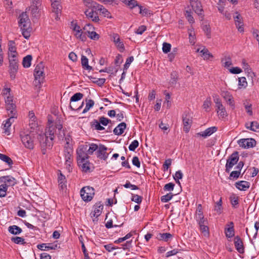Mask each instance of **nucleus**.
I'll list each match as a JSON object with an SVG mask.
<instances>
[{
    "label": "nucleus",
    "instance_id": "f257e3e1",
    "mask_svg": "<svg viewBox=\"0 0 259 259\" xmlns=\"http://www.w3.org/2000/svg\"><path fill=\"white\" fill-rule=\"evenodd\" d=\"M85 6L84 14L87 18L94 22L100 20L98 12L99 11V4L93 0H83Z\"/></svg>",
    "mask_w": 259,
    "mask_h": 259
},
{
    "label": "nucleus",
    "instance_id": "f03ea898",
    "mask_svg": "<svg viewBox=\"0 0 259 259\" xmlns=\"http://www.w3.org/2000/svg\"><path fill=\"white\" fill-rule=\"evenodd\" d=\"M18 23L24 37L26 39L29 38L30 36L31 28L30 19L26 12H23L19 15Z\"/></svg>",
    "mask_w": 259,
    "mask_h": 259
},
{
    "label": "nucleus",
    "instance_id": "7ed1b4c3",
    "mask_svg": "<svg viewBox=\"0 0 259 259\" xmlns=\"http://www.w3.org/2000/svg\"><path fill=\"white\" fill-rule=\"evenodd\" d=\"M120 1L131 9L135 8L136 7H138L139 9V13L143 16H149L152 15V13L149 9L144 8L142 6L139 5L138 3L136 0Z\"/></svg>",
    "mask_w": 259,
    "mask_h": 259
},
{
    "label": "nucleus",
    "instance_id": "20e7f679",
    "mask_svg": "<svg viewBox=\"0 0 259 259\" xmlns=\"http://www.w3.org/2000/svg\"><path fill=\"white\" fill-rule=\"evenodd\" d=\"M44 65L41 62L37 64L34 71V84L36 87L40 88L42 80L44 78Z\"/></svg>",
    "mask_w": 259,
    "mask_h": 259
},
{
    "label": "nucleus",
    "instance_id": "39448f33",
    "mask_svg": "<svg viewBox=\"0 0 259 259\" xmlns=\"http://www.w3.org/2000/svg\"><path fill=\"white\" fill-rule=\"evenodd\" d=\"M213 102L215 103V110L219 118L223 119L227 117L228 115L227 112L219 96L215 95L213 96Z\"/></svg>",
    "mask_w": 259,
    "mask_h": 259
},
{
    "label": "nucleus",
    "instance_id": "423d86ee",
    "mask_svg": "<svg viewBox=\"0 0 259 259\" xmlns=\"http://www.w3.org/2000/svg\"><path fill=\"white\" fill-rule=\"evenodd\" d=\"M20 136L21 141L25 148L32 149L34 147V137L31 136L30 133L22 132Z\"/></svg>",
    "mask_w": 259,
    "mask_h": 259
},
{
    "label": "nucleus",
    "instance_id": "0eeeda50",
    "mask_svg": "<svg viewBox=\"0 0 259 259\" xmlns=\"http://www.w3.org/2000/svg\"><path fill=\"white\" fill-rule=\"evenodd\" d=\"M70 28L72 30L73 35L77 39L82 41L86 40L87 36L85 33L83 32L82 29L76 22H71Z\"/></svg>",
    "mask_w": 259,
    "mask_h": 259
},
{
    "label": "nucleus",
    "instance_id": "6e6552de",
    "mask_svg": "<svg viewBox=\"0 0 259 259\" xmlns=\"http://www.w3.org/2000/svg\"><path fill=\"white\" fill-rule=\"evenodd\" d=\"M8 116L9 117L5 121H4L3 123V133L7 136L11 134V127L12 123L14 122L15 119L17 117V114H10L8 113Z\"/></svg>",
    "mask_w": 259,
    "mask_h": 259
},
{
    "label": "nucleus",
    "instance_id": "1a4fd4ad",
    "mask_svg": "<svg viewBox=\"0 0 259 259\" xmlns=\"http://www.w3.org/2000/svg\"><path fill=\"white\" fill-rule=\"evenodd\" d=\"M82 200L86 202L91 201L95 195V190L93 187L85 186L80 191Z\"/></svg>",
    "mask_w": 259,
    "mask_h": 259
},
{
    "label": "nucleus",
    "instance_id": "9d476101",
    "mask_svg": "<svg viewBox=\"0 0 259 259\" xmlns=\"http://www.w3.org/2000/svg\"><path fill=\"white\" fill-rule=\"evenodd\" d=\"M239 154L238 152H233L228 157L225 165V171L229 173L232 167L238 162L239 160Z\"/></svg>",
    "mask_w": 259,
    "mask_h": 259
},
{
    "label": "nucleus",
    "instance_id": "9b49d317",
    "mask_svg": "<svg viewBox=\"0 0 259 259\" xmlns=\"http://www.w3.org/2000/svg\"><path fill=\"white\" fill-rule=\"evenodd\" d=\"M40 146L42 148V153L45 154V150L47 149H51L53 145V140L49 138L48 136L40 135L39 137Z\"/></svg>",
    "mask_w": 259,
    "mask_h": 259
},
{
    "label": "nucleus",
    "instance_id": "f8f14e48",
    "mask_svg": "<svg viewBox=\"0 0 259 259\" xmlns=\"http://www.w3.org/2000/svg\"><path fill=\"white\" fill-rule=\"evenodd\" d=\"M88 145H81L76 150L77 161L81 162L89 159V154L87 152Z\"/></svg>",
    "mask_w": 259,
    "mask_h": 259
},
{
    "label": "nucleus",
    "instance_id": "ddd939ff",
    "mask_svg": "<svg viewBox=\"0 0 259 259\" xmlns=\"http://www.w3.org/2000/svg\"><path fill=\"white\" fill-rule=\"evenodd\" d=\"M9 61V73L11 79H14L16 77V74L18 69V59H11Z\"/></svg>",
    "mask_w": 259,
    "mask_h": 259
},
{
    "label": "nucleus",
    "instance_id": "4468645a",
    "mask_svg": "<svg viewBox=\"0 0 259 259\" xmlns=\"http://www.w3.org/2000/svg\"><path fill=\"white\" fill-rule=\"evenodd\" d=\"M240 147L243 148H252L255 146L256 142L255 140L252 138L242 139L237 142Z\"/></svg>",
    "mask_w": 259,
    "mask_h": 259
},
{
    "label": "nucleus",
    "instance_id": "2eb2a0df",
    "mask_svg": "<svg viewBox=\"0 0 259 259\" xmlns=\"http://www.w3.org/2000/svg\"><path fill=\"white\" fill-rule=\"evenodd\" d=\"M233 18L235 21V24L238 30L240 32H243L244 30V24L243 18L240 14L236 12L233 16Z\"/></svg>",
    "mask_w": 259,
    "mask_h": 259
},
{
    "label": "nucleus",
    "instance_id": "dca6fc26",
    "mask_svg": "<svg viewBox=\"0 0 259 259\" xmlns=\"http://www.w3.org/2000/svg\"><path fill=\"white\" fill-rule=\"evenodd\" d=\"M5 102L8 112L10 114H17L16 105L13 103L12 97L8 96Z\"/></svg>",
    "mask_w": 259,
    "mask_h": 259
},
{
    "label": "nucleus",
    "instance_id": "f3484780",
    "mask_svg": "<svg viewBox=\"0 0 259 259\" xmlns=\"http://www.w3.org/2000/svg\"><path fill=\"white\" fill-rule=\"evenodd\" d=\"M107 148L102 144L99 146V148L96 152L98 158L106 160L108 156V154L106 152Z\"/></svg>",
    "mask_w": 259,
    "mask_h": 259
},
{
    "label": "nucleus",
    "instance_id": "a211bd4d",
    "mask_svg": "<svg viewBox=\"0 0 259 259\" xmlns=\"http://www.w3.org/2000/svg\"><path fill=\"white\" fill-rule=\"evenodd\" d=\"M59 247L58 244L55 242L53 243H42L37 245V248L41 250H55Z\"/></svg>",
    "mask_w": 259,
    "mask_h": 259
},
{
    "label": "nucleus",
    "instance_id": "6ab92c4d",
    "mask_svg": "<svg viewBox=\"0 0 259 259\" xmlns=\"http://www.w3.org/2000/svg\"><path fill=\"white\" fill-rule=\"evenodd\" d=\"M225 233L227 238H230L233 237L235 235V230L234 228V223L230 222L226 225L225 228Z\"/></svg>",
    "mask_w": 259,
    "mask_h": 259
},
{
    "label": "nucleus",
    "instance_id": "aec40b11",
    "mask_svg": "<svg viewBox=\"0 0 259 259\" xmlns=\"http://www.w3.org/2000/svg\"><path fill=\"white\" fill-rule=\"evenodd\" d=\"M112 39L115 45L121 52L124 50V46L123 42L121 41L119 35L117 33H113L112 36Z\"/></svg>",
    "mask_w": 259,
    "mask_h": 259
},
{
    "label": "nucleus",
    "instance_id": "412c9836",
    "mask_svg": "<svg viewBox=\"0 0 259 259\" xmlns=\"http://www.w3.org/2000/svg\"><path fill=\"white\" fill-rule=\"evenodd\" d=\"M183 122L184 125V131L186 133H188L191 127L192 122L191 117L188 115H185L183 116Z\"/></svg>",
    "mask_w": 259,
    "mask_h": 259
},
{
    "label": "nucleus",
    "instance_id": "4be33fe9",
    "mask_svg": "<svg viewBox=\"0 0 259 259\" xmlns=\"http://www.w3.org/2000/svg\"><path fill=\"white\" fill-rule=\"evenodd\" d=\"M218 130L216 126H211L206 128L204 131L198 133L196 134L197 136H201L204 138L211 136L212 134L217 132Z\"/></svg>",
    "mask_w": 259,
    "mask_h": 259
},
{
    "label": "nucleus",
    "instance_id": "5701e85b",
    "mask_svg": "<svg viewBox=\"0 0 259 259\" xmlns=\"http://www.w3.org/2000/svg\"><path fill=\"white\" fill-rule=\"evenodd\" d=\"M235 186L238 190L245 191L249 189L250 184L247 181H239L235 183Z\"/></svg>",
    "mask_w": 259,
    "mask_h": 259
},
{
    "label": "nucleus",
    "instance_id": "b1692460",
    "mask_svg": "<svg viewBox=\"0 0 259 259\" xmlns=\"http://www.w3.org/2000/svg\"><path fill=\"white\" fill-rule=\"evenodd\" d=\"M190 2L195 12L198 15L201 14L202 9L200 2L198 1V0H190Z\"/></svg>",
    "mask_w": 259,
    "mask_h": 259
},
{
    "label": "nucleus",
    "instance_id": "393cba45",
    "mask_svg": "<svg viewBox=\"0 0 259 259\" xmlns=\"http://www.w3.org/2000/svg\"><path fill=\"white\" fill-rule=\"evenodd\" d=\"M234 245L237 251L240 253H243L244 252V248L242 241L238 236L234 238Z\"/></svg>",
    "mask_w": 259,
    "mask_h": 259
},
{
    "label": "nucleus",
    "instance_id": "a878e982",
    "mask_svg": "<svg viewBox=\"0 0 259 259\" xmlns=\"http://www.w3.org/2000/svg\"><path fill=\"white\" fill-rule=\"evenodd\" d=\"M53 12L56 14V19L58 18L59 14L61 13V6L58 0H51Z\"/></svg>",
    "mask_w": 259,
    "mask_h": 259
},
{
    "label": "nucleus",
    "instance_id": "bb28decb",
    "mask_svg": "<svg viewBox=\"0 0 259 259\" xmlns=\"http://www.w3.org/2000/svg\"><path fill=\"white\" fill-rule=\"evenodd\" d=\"M221 62L224 67L229 69V67L232 65L230 55L228 54H224L223 57L221 59Z\"/></svg>",
    "mask_w": 259,
    "mask_h": 259
},
{
    "label": "nucleus",
    "instance_id": "cd10ccee",
    "mask_svg": "<svg viewBox=\"0 0 259 259\" xmlns=\"http://www.w3.org/2000/svg\"><path fill=\"white\" fill-rule=\"evenodd\" d=\"M2 181L4 182L3 185H6V187L8 188V187L13 186L16 184L15 179L10 176H7L3 177L1 178Z\"/></svg>",
    "mask_w": 259,
    "mask_h": 259
},
{
    "label": "nucleus",
    "instance_id": "c85d7f7f",
    "mask_svg": "<svg viewBox=\"0 0 259 259\" xmlns=\"http://www.w3.org/2000/svg\"><path fill=\"white\" fill-rule=\"evenodd\" d=\"M77 164L83 172H90V163L88 159L87 160H83V161L82 160L81 162V161H78L77 162Z\"/></svg>",
    "mask_w": 259,
    "mask_h": 259
},
{
    "label": "nucleus",
    "instance_id": "c756f323",
    "mask_svg": "<svg viewBox=\"0 0 259 259\" xmlns=\"http://www.w3.org/2000/svg\"><path fill=\"white\" fill-rule=\"evenodd\" d=\"M103 207V204L101 202L96 203L94 206L93 217L96 218L99 217L102 213Z\"/></svg>",
    "mask_w": 259,
    "mask_h": 259
},
{
    "label": "nucleus",
    "instance_id": "7c9ffc66",
    "mask_svg": "<svg viewBox=\"0 0 259 259\" xmlns=\"http://www.w3.org/2000/svg\"><path fill=\"white\" fill-rule=\"evenodd\" d=\"M41 5H35L31 4L29 7V10L31 11V14L32 17L36 19L39 17V12Z\"/></svg>",
    "mask_w": 259,
    "mask_h": 259
},
{
    "label": "nucleus",
    "instance_id": "2f4dec72",
    "mask_svg": "<svg viewBox=\"0 0 259 259\" xmlns=\"http://www.w3.org/2000/svg\"><path fill=\"white\" fill-rule=\"evenodd\" d=\"M126 124L125 122H121L119 123L113 130V133L115 135L119 136L122 135L125 129L126 128Z\"/></svg>",
    "mask_w": 259,
    "mask_h": 259
},
{
    "label": "nucleus",
    "instance_id": "473e14b6",
    "mask_svg": "<svg viewBox=\"0 0 259 259\" xmlns=\"http://www.w3.org/2000/svg\"><path fill=\"white\" fill-rule=\"evenodd\" d=\"M59 187L61 190L64 191L66 189V180L65 177L61 173L58 176Z\"/></svg>",
    "mask_w": 259,
    "mask_h": 259
},
{
    "label": "nucleus",
    "instance_id": "72a5a7b5",
    "mask_svg": "<svg viewBox=\"0 0 259 259\" xmlns=\"http://www.w3.org/2000/svg\"><path fill=\"white\" fill-rule=\"evenodd\" d=\"M246 128L255 132H259V123L256 121H252L250 123H246Z\"/></svg>",
    "mask_w": 259,
    "mask_h": 259
},
{
    "label": "nucleus",
    "instance_id": "f704fd0d",
    "mask_svg": "<svg viewBox=\"0 0 259 259\" xmlns=\"http://www.w3.org/2000/svg\"><path fill=\"white\" fill-rule=\"evenodd\" d=\"M8 231L11 234L16 235L20 234L22 232V230L17 225H13L9 227Z\"/></svg>",
    "mask_w": 259,
    "mask_h": 259
},
{
    "label": "nucleus",
    "instance_id": "c9c22d12",
    "mask_svg": "<svg viewBox=\"0 0 259 259\" xmlns=\"http://www.w3.org/2000/svg\"><path fill=\"white\" fill-rule=\"evenodd\" d=\"M81 64L83 69L89 71L93 70L92 66L89 65V60L85 56L82 55L81 57Z\"/></svg>",
    "mask_w": 259,
    "mask_h": 259
},
{
    "label": "nucleus",
    "instance_id": "e433bc0d",
    "mask_svg": "<svg viewBox=\"0 0 259 259\" xmlns=\"http://www.w3.org/2000/svg\"><path fill=\"white\" fill-rule=\"evenodd\" d=\"M172 237V235L169 233H159L158 239L159 240L168 242Z\"/></svg>",
    "mask_w": 259,
    "mask_h": 259
},
{
    "label": "nucleus",
    "instance_id": "4c0bfd02",
    "mask_svg": "<svg viewBox=\"0 0 259 259\" xmlns=\"http://www.w3.org/2000/svg\"><path fill=\"white\" fill-rule=\"evenodd\" d=\"M55 132V127L53 125L50 126L46 128L45 134L44 135L48 136L49 138H51L53 140L55 137L54 133Z\"/></svg>",
    "mask_w": 259,
    "mask_h": 259
},
{
    "label": "nucleus",
    "instance_id": "58836bf2",
    "mask_svg": "<svg viewBox=\"0 0 259 259\" xmlns=\"http://www.w3.org/2000/svg\"><path fill=\"white\" fill-rule=\"evenodd\" d=\"M73 149L70 147H66L64 150L65 160H73Z\"/></svg>",
    "mask_w": 259,
    "mask_h": 259
},
{
    "label": "nucleus",
    "instance_id": "ea45409f",
    "mask_svg": "<svg viewBox=\"0 0 259 259\" xmlns=\"http://www.w3.org/2000/svg\"><path fill=\"white\" fill-rule=\"evenodd\" d=\"M32 57L31 55H28L23 58L22 65L24 68H28L31 65Z\"/></svg>",
    "mask_w": 259,
    "mask_h": 259
},
{
    "label": "nucleus",
    "instance_id": "a19ab883",
    "mask_svg": "<svg viewBox=\"0 0 259 259\" xmlns=\"http://www.w3.org/2000/svg\"><path fill=\"white\" fill-rule=\"evenodd\" d=\"M214 211L218 214H221L223 211L222 199L220 198L219 200L217 202L214 206Z\"/></svg>",
    "mask_w": 259,
    "mask_h": 259
},
{
    "label": "nucleus",
    "instance_id": "79ce46f5",
    "mask_svg": "<svg viewBox=\"0 0 259 259\" xmlns=\"http://www.w3.org/2000/svg\"><path fill=\"white\" fill-rule=\"evenodd\" d=\"M99 11L105 17L108 18H111L112 16L110 12L105 8L104 6L101 5L99 4Z\"/></svg>",
    "mask_w": 259,
    "mask_h": 259
},
{
    "label": "nucleus",
    "instance_id": "37998d69",
    "mask_svg": "<svg viewBox=\"0 0 259 259\" xmlns=\"http://www.w3.org/2000/svg\"><path fill=\"white\" fill-rule=\"evenodd\" d=\"M85 102V107L82 111V113H85L89 111L94 106L95 104L94 101L92 99H86Z\"/></svg>",
    "mask_w": 259,
    "mask_h": 259
},
{
    "label": "nucleus",
    "instance_id": "c03bdc74",
    "mask_svg": "<svg viewBox=\"0 0 259 259\" xmlns=\"http://www.w3.org/2000/svg\"><path fill=\"white\" fill-rule=\"evenodd\" d=\"M200 53L204 60H208L210 58H213V55L209 53L206 48H204L200 51Z\"/></svg>",
    "mask_w": 259,
    "mask_h": 259
},
{
    "label": "nucleus",
    "instance_id": "a18cd8bd",
    "mask_svg": "<svg viewBox=\"0 0 259 259\" xmlns=\"http://www.w3.org/2000/svg\"><path fill=\"white\" fill-rule=\"evenodd\" d=\"M247 85L246 78L241 77L238 78V88L240 89H245Z\"/></svg>",
    "mask_w": 259,
    "mask_h": 259
},
{
    "label": "nucleus",
    "instance_id": "49530a36",
    "mask_svg": "<svg viewBox=\"0 0 259 259\" xmlns=\"http://www.w3.org/2000/svg\"><path fill=\"white\" fill-rule=\"evenodd\" d=\"M189 38L190 42L194 45L195 42V33L193 28L188 29Z\"/></svg>",
    "mask_w": 259,
    "mask_h": 259
},
{
    "label": "nucleus",
    "instance_id": "de8ad7c7",
    "mask_svg": "<svg viewBox=\"0 0 259 259\" xmlns=\"http://www.w3.org/2000/svg\"><path fill=\"white\" fill-rule=\"evenodd\" d=\"M99 146L94 143H91L89 144V148H87V152L90 155H92L93 154L94 152L98 150Z\"/></svg>",
    "mask_w": 259,
    "mask_h": 259
},
{
    "label": "nucleus",
    "instance_id": "09e8293b",
    "mask_svg": "<svg viewBox=\"0 0 259 259\" xmlns=\"http://www.w3.org/2000/svg\"><path fill=\"white\" fill-rule=\"evenodd\" d=\"M0 159L7 163L9 165H12L13 164L12 160L6 155L0 153Z\"/></svg>",
    "mask_w": 259,
    "mask_h": 259
},
{
    "label": "nucleus",
    "instance_id": "8fccbe9b",
    "mask_svg": "<svg viewBox=\"0 0 259 259\" xmlns=\"http://www.w3.org/2000/svg\"><path fill=\"white\" fill-rule=\"evenodd\" d=\"M183 177V174L181 170H179L177 171L175 175H173V178L177 184H180V180L182 179Z\"/></svg>",
    "mask_w": 259,
    "mask_h": 259
},
{
    "label": "nucleus",
    "instance_id": "3c124183",
    "mask_svg": "<svg viewBox=\"0 0 259 259\" xmlns=\"http://www.w3.org/2000/svg\"><path fill=\"white\" fill-rule=\"evenodd\" d=\"M178 78V73L177 72L174 71L170 73V84H175Z\"/></svg>",
    "mask_w": 259,
    "mask_h": 259
},
{
    "label": "nucleus",
    "instance_id": "603ef678",
    "mask_svg": "<svg viewBox=\"0 0 259 259\" xmlns=\"http://www.w3.org/2000/svg\"><path fill=\"white\" fill-rule=\"evenodd\" d=\"M12 242L17 244H25L26 242L23 238L20 237H14L11 238Z\"/></svg>",
    "mask_w": 259,
    "mask_h": 259
},
{
    "label": "nucleus",
    "instance_id": "864d4df0",
    "mask_svg": "<svg viewBox=\"0 0 259 259\" xmlns=\"http://www.w3.org/2000/svg\"><path fill=\"white\" fill-rule=\"evenodd\" d=\"M240 174L241 172L239 170L232 171L230 174L229 179L231 180H236L239 177Z\"/></svg>",
    "mask_w": 259,
    "mask_h": 259
},
{
    "label": "nucleus",
    "instance_id": "5fc2aeb1",
    "mask_svg": "<svg viewBox=\"0 0 259 259\" xmlns=\"http://www.w3.org/2000/svg\"><path fill=\"white\" fill-rule=\"evenodd\" d=\"M83 96V94L80 93H76L74 94L70 99V103L72 102H76L81 100Z\"/></svg>",
    "mask_w": 259,
    "mask_h": 259
},
{
    "label": "nucleus",
    "instance_id": "6e6d98bb",
    "mask_svg": "<svg viewBox=\"0 0 259 259\" xmlns=\"http://www.w3.org/2000/svg\"><path fill=\"white\" fill-rule=\"evenodd\" d=\"M87 34L90 39L94 40L99 39L100 37L99 35L93 30L90 31V30H89L88 33Z\"/></svg>",
    "mask_w": 259,
    "mask_h": 259
},
{
    "label": "nucleus",
    "instance_id": "4d7b16f0",
    "mask_svg": "<svg viewBox=\"0 0 259 259\" xmlns=\"http://www.w3.org/2000/svg\"><path fill=\"white\" fill-rule=\"evenodd\" d=\"M196 219L199 226L203 225H207L208 222L206 219H205L204 215L196 217Z\"/></svg>",
    "mask_w": 259,
    "mask_h": 259
},
{
    "label": "nucleus",
    "instance_id": "13d9d810",
    "mask_svg": "<svg viewBox=\"0 0 259 259\" xmlns=\"http://www.w3.org/2000/svg\"><path fill=\"white\" fill-rule=\"evenodd\" d=\"M15 43L13 40L8 42V52H17Z\"/></svg>",
    "mask_w": 259,
    "mask_h": 259
},
{
    "label": "nucleus",
    "instance_id": "bf43d9fd",
    "mask_svg": "<svg viewBox=\"0 0 259 259\" xmlns=\"http://www.w3.org/2000/svg\"><path fill=\"white\" fill-rule=\"evenodd\" d=\"M173 196L174 195L172 193L167 194L166 195L161 197V201L164 203L167 202L172 199Z\"/></svg>",
    "mask_w": 259,
    "mask_h": 259
},
{
    "label": "nucleus",
    "instance_id": "052dcab7",
    "mask_svg": "<svg viewBox=\"0 0 259 259\" xmlns=\"http://www.w3.org/2000/svg\"><path fill=\"white\" fill-rule=\"evenodd\" d=\"M132 201L138 204H140L143 200V197L137 194H132Z\"/></svg>",
    "mask_w": 259,
    "mask_h": 259
},
{
    "label": "nucleus",
    "instance_id": "680f3d73",
    "mask_svg": "<svg viewBox=\"0 0 259 259\" xmlns=\"http://www.w3.org/2000/svg\"><path fill=\"white\" fill-rule=\"evenodd\" d=\"M139 142L135 140H134L128 146V149L131 151H134L139 146Z\"/></svg>",
    "mask_w": 259,
    "mask_h": 259
},
{
    "label": "nucleus",
    "instance_id": "e2e57ef3",
    "mask_svg": "<svg viewBox=\"0 0 259 259\" xmlns=\"http://www.w3.org/2000/svg\"><path fill=\"white\" fill-rule=\"evenodd\" d=\"M99 121L100 124L104 126H106L110 122H111V120L104 116H101L99 118Z\"/></svg>",
    "mask_w": 259,
    "mask_h": 259
},
{
    "label": "nucleus",
    "instance_id": "0e129e2a",
    "mask_svg": "<svg viewBox=\"0 0 259 259\" xmlns=\"http://www.w3.org/2000/svg\"><path fill=\"white\" fill-rule=\"evenodd\" d=\"M8 188L6 187V185L2 184L0 185V197H3L6 195L7 191Z\"/></svg>",
    "mask_w": 259,
    "mask_h": 259
},
{
    "label": "nucleus",
    "instance_id": "69168bd1",
    "mask_svg": "<svg viewBox=\"0 0 259 259\" xmlns=\"http://www.w3.org/2000/svg\"><path fill=\"white\" fill-rule=\"evenodd\" d=\"M200 230L201 231L202 233H203L204 236H207L209 234L208 232V227L207 226V225H203L199 226Z\"/></svg>",
    "mask_w": 259,
    "mask_h": 259
},
{
    "label": "nucleus",
    "instance_id": "338daca9",
    "mask_svg": "<svg viewBox=\"0 0 259 259\" xmlns=\"http://www.w3.org/2000/svg\"><path fill=\"white\" fill-rule=\"evenodd\" d=\"M185 17L187 19L188 21L190 23H194V19L193 17L191 15V11H186L185 13Z\"/></svg>",
    "mask_w": 259,
    "mask_h": 259
},
{
    "label": "nucleus",
    "instance_id": "774afa93",
    "mask_svg": "<svg viewBox=\"0 0 259 259\" xmlns=\"http://www.w3.org/2000/svg\"><path fill=\"white\" fill-rule=\"evenodd\" d=\"M171 45L167 42H164L162 45V51L164 53H167L170 51Z\"/></svg>",
    "mask_w": 259,
    "mask_h": 259
}]
</instances>
